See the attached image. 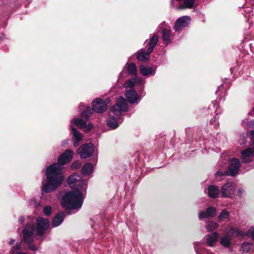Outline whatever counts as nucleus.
<instances>
[{"label": "nucleus", "mask_w": 254, "mask_h": 254, "mask_svg": "<svg viewBox=\"0 0 254 254\" xmlns=\"http://www.w3.org/2000/svg\"><path fill=\"white\" fill-rule=\"evenodd\" d=\"M253 110L254 112V107H253Z\"/></svg>", "instance_id": "nucleus-44"}, {"label": "nucleus", "mask_w": 254, "mask_h": 254, "mask_svg": "<svg viewBox=\"0 0 254 254\" xmlns=\"http://www.w3.org/2000/svg\"><path fill=\"white\" fill-rule=\"evenodd\" d=\"M231 239L229 235H226L220 238V243L221 245L225 247H229L231 244Z\"/></svg>", "instance_id": "nucleus-24"}, {"label": "nucleus", "mask_w": 254, "mask_h": 254, "mask_svg": "<svg viewBox=\"0 0 254 254\" xmlns=\"http://www.w3.org/2000/svg\"><path fill=\"white\" fill-rule=\"evenodd\" d=\"M32 226L34 228V235L42 236L45 230L49 228L50 223L46 218L38 217L36 219V227L33 224L27 225L26 227Z\"/></svg>", "instance_id": "nucleus-4"}, {"label": "nucleus", "mask_w": 254, "mask_h": 254, "mask_svg": "<svg viewBox=\"0 0 254 254\" xmlns=\"http://www.w3.org/2000/svg\"><path fill=\"white\" fill-rule=\"evenodd\" d=\"M249 234L251 235L253 239L254 240V227H252L249 230Z\"/></svg>", "instance_id": "nucleus-37"}, {"label": "nucleus", "mask_w": 254, "mask_h": 254, "mask_svg": "<svg viewBox=\"0 0 254 254\" xmlns=\"http://www.w3.org/2000/svg\"><path fill=\"white\" fill-rule=\"evenodd\" d=\"M194 248L196 254H201L202 252L205 251L202 247V245L199 242H196L194 244Z\"/></svg>", "instance_id": "nucleus-30"}, {"label": "nucleus", "mask_w": 254, "mask_h": 254, "mask_svg": "<svg viewBox=\"0 0 254 254\" xmlns=\"http://www.w3.org/2000/svg\"><path fill=\"white\" fill-rule=\"evenodd\" d=\"M230 213L225 209L222 210L218 216V221L220 222H228L229 220Z\"/></svg>", "instance_id": "nucleus-21"}, {"label": "nucleus", "mask_w": 254, "mask_h": 254, "mask_svg": "<svg viewBox=\"0 0 254 254\" xmlns=\"http://www.w3.org/2000/svg\"><path fill=\"white\" fill-rule=\"evenodd\" d=\"M72 154L73 152L70 150H66L60 156L57 163H53L47 168V180L42 183V191L47 193L51 192L62 184L64 179L62 173V166L70 161L72 158Z\"/></svg>", "instance_id": "nucleus-1"}, {"label": "nucleus", "mask_w": 254, "mask_h": 254, "mask_svg": "<svg viewBox=\"0 0 254 254\" xmlns=\"http://www.w3.org/2000/svg\"><path fill=\"white\" fill-rule=\"evenodd\" d=\"M238 193H239V196H241L242 194V190L241 189H239L238 190Z\"/></svg>", "instance_id": "nucleus-40"}, {"label": "nucleus", "mask_w": 254, "mask_h": 254, "mask_svg": "<svg viewBox=\"0 0 254 254\" xmlns=\"http://www.w3.org/2000/svg\"><path fill=\"white\" fill-rule=\"evenodd\" d=\"M158 41V37L157 35H153L149 43V47L147 49V52H141L137 55V59L138 60L144 62L149 59V55L153 51L155 45Z\"/></svg>", "instance_id": "nucleus-6"}, {"label": "nucleus", "mask_w": 254, "mask_h": 254, "mask_svg": "<svg viewBox=\"0 0 254 254\" xmlns=\"http://www.w3.org/2000/svg\"><path fill=\"white\" fill-rule=\"evenodd\" d=\"M135 85L134 83L133 82V78L128 79L127 80L126 83L124 84V86L125 88H132Z\"/></svg>", "instance_id": "nucleus-32"}, {"label": "nucleus", "mask_w": 254, "mask_h": 254, "mask_svg": "<svg viewBox=\"0 0 254 254\" xmlns=\"http://www.w3.org/2000/svg\"><path fill=\"white\" fill-rule=\"evenodd\" d=\"M218 227V224L214 221L210 222L206 226L208 231H212L216 229Z\"/></svg>", "instance_id": "nucleus-29"}, {"label": "nucleus", "mask_w": 254, "mask_h": 254, "mask_svg": "<svg viewBox=\"0 0 254 254\" xmlns=\"http://www.w3.org/2000/svg\"><path fill=\"white\" fill-rule=\"evenodd\" d=\"M125 96L128 101L131 104L134 103L138 99V94L134 89L127 90Z\"/></svg>", "instance_id": "nucleus-15"}, {"label": "nucleus", "mask_w": 254, "mask_h": 254, "mask_svg": "<svg viewBox=\"0 0 254 254\" xmlns=\"http://www.w3.org/2000/svg\"><path fill=\"white\" fill-rule=\"evenodd\" d=\"M81 166V164L78 162H74L71 165L72 168L73 169H78Z\"/></svg>", "instance_id": "nucleus-36"}, {"label": "nucleus", "mask_w": 254, "mask_h": 254, "mask_svg": "<svg viewBox=\"0 0 254 254\" xmlns=\"http://www.w3.org/2000/svg\"><path fill=\"white\" fill-rule=\"evenodd\" d=\"M162 38L165 41H168L170 39L171 31L169 29L164 28L162 32Z\"/></svg>", "instance_id": "nucleus-28"}, {"label": "nucleus", "mask_w": 254, "mask_h": 254, "mask_svg": "<svg viewBox=\"0 0 254 254\" xmlns=\"http://www.w3.org/2000/svg\"><path fill=\"white\" fill-rule=\"evenodd\" d=\"M243 162L247 163L251 161V158L254 156V147L249 148L241 151Z\"/></svg>", "instance_id": "nucleus-13"}, {"label": "nucleus", "mask_w": 254, "mask_h": 254, "mask_svg": "<svg viewBox=\"0 0 254 254\" xmlns=\"http://www.w3.org/2000/svg\"><path fill=\"white\" fill-rule=\"evenodd\" d=\"M216 214V209L214 207L210 206L208 207L206 211L200 212L199 213L198 217L201 219L204 218L212 217L215 216Z\"/></svg>", "instance_id": "nucleus-14"}, {"label": "nucleus", "mask_w": 254, "mask_h": 254, "mask_svg": "<svg viewBox=\"0 0 254 254\" xmlns=\"http://www.w3.org/2000/svg\"><path fill=\"white\" fill-rule=\"evenodd\" d=\"M227 174V172L225 171L224 172H222L220 171H218L216 174H215V175H216V178L218 177H221V176H225L226 174Z\"/></svg>", "instance_id": "nucleus-35"}, {"label": "nucleus", "mask_w": 254, "mask_h": 254, "mask_svg": "<svg viewBox=\"0 0 254 254\" xmlns=\"http://www.w3.org/2000/svg\"><path fill=\"white\" fill-rule=\"evenodd\" d=\"M240 166V162L238 159L233 158L231 160L229 170L231 176H234L238 174Z\"/></svg>", "instance_id": "nucleus-11"}, {"label": "nucleus", "mask_w": 254, "mask_h": 254, "mask_svg": "<svg viewBox=\"0 0 254 254\" xmlns=\"http://www.w3.org/2000/svg\"><path fill=\"white\" fill-rule=\"evenodd\" d=\"M133 82H134L135 85L137 84H140V83H141V82L142 81V79L141 77H137V76H136L135 77L133 78Z\"/></svg>", "instance_id": "nucleus-34"}, {"label": "nucleus", "mask_w": 254, "mask_h": 254, "mask_svg": "<svg viewBox=\"0 0 254 254\" xmlns=\"http://www.w3.org/2000/svg\"><path fill=\"white\" fill-rule=\"evenodd\" d=\"M236 191V185L233 182H227L221 188V195L223 197L232 198Z\"/></svg>", "instance_id": "nucleus-8"}, {"label": "nucleus", "mask_w": 254, "mask_h": 254, "mask_svg": "<svg viewBox=\"0 0 254 254\" xmlns=\"http://www.w3.org/2000/svg\"><path fill=\"white\" fill-rule=\"evenodd\" d=\"M228 235L233 237L243 236L245 233L237 228H231L228 232Z\"/></svg>", "instance_id": "nucleus-22"}, {"label": "nucleus", "mask_w": 254, "mask_h": 254, "mask_svg": "<svg viewBox=\"0 0 254 254\" xmlns=\"http://www.w3.org/2000/svg\"><path fill=\"white\" fill-rule=\"evenodd\" d=\"M127 71L130 75H135L137 73V68L134 63H129L127 64Z\"/></svg>", "instance_id": "nucleus-25"}, {"label": "nucleus", "mask_w": 254, "mask_h": 254, "mask_svg": "<svg viewBox=\"0 0 254 254\" xmlns=\"http://www.w3.org/2000/svg\"><path fill=\"white\" fill-rule=\"evenodd\" d=\"M92 109L96 113H101L105 111L107 109V105L106 102L101 99H96L92 103Z\"/></svg>", "instance_id": "nucleus-10"}, {"label": "nucleus", "mask_w": 254, "mask_h": 254, "mask_svg": "<svg viewBox=\"0 0 254 254\" xmlns=\"http://www.w3.org/2000/svg\"><path fill=\"white\" fill-rule=\"evenodd\" d=\"M250 246V244L248 243H244L243 244V246L244 247V246Z\"/></svg>", "instance_id": "nucleus-41"}, {"label": "nucleus", "mask_w": 254, "mask_h": 254, "mask_svg": "<svg viewBox=\"0 0 254 254\" xmlns=\"http://www.w3.org/2000/svg\"><path fill=\"white\" fill-rule=\"evenodd\" d=\"M93 153L94 145L92 143L83 144L77 150V153L83 159H85L92 156Z\"/></svg>", "instance_id": "nucleus-7"}, {"label": "nucleus", "mask_w": 254, "mask_h": 254, "mask_svg": "<svg viewBox=\"0 0 254 254\" xmlns=\"http://www.w3.org/2000/svg\"><path fill=\"white\" fill-rule=\"evenodd\" d=\"M43 212L47 216L51 215L52 213V207L50 206H46L43 209Z\"/></svg>", "instance_id": "nucleus-33"}, {"label": "nucleus", "mask_w": 254, "mask_h": 254, "mask_svg": "<svg viewBox=\"0 0 254 254\" xmlns=\"http://www.w3.org/2000/svg\"><path fill=\"white\" fill-rule=\"evenodd\" d=\"M251 134L252 136L251 141L253 142V144H254V130H252L251 131Z\"/></svg>", "instance_id": "nucleus-38"}, {"label": "nucleus", "mask_w": 254, "mask_h": 254, "mask_svg": "<svg viewBox=\"0 0 254 254\" xmlns=\"http://www.w3.org/2000/svg\"><path fill=\"white\" fill-rule=\"evenodd\" d=\"M68 183L74 190L66 193L62 198V204L63 207L70 209H78L83 203L82 192L86 191L87 182L81 180V177L74 174L68 178Z\"/></svg>", "instance_id": "nucleus-2"}, {"label": "nucleus", "mask_w": 254, "mask_h": 254, "mask_svg": "<svg viewBox=\"0 0 254 254\" xmlns=\"http://www.w3.org/2000/svg\"><path fill=\"white\" fill-rule=\"evenodd\" d=\"M92 111L89 107H87L86 109L81 112V116L87 121L89 117L91 115Z\"/></svg>", "instance_id": "nucleus-27"}, {"label": "nucleus", "mask_w": 254, "mask_h": 254, "mask_svg": "<svg viewBox=\"0 0 254 254\" xmlns=\"http://www.w3.org/2000/svg\"><path fill=\"white\" fill-rule=\"evenodd\" d=\"M14 241H15L14 239H12V240H10V241L9 242V243L10 245H12Z\"/></svg>", "instance_id": "nucleus-42"}, {"label": "nucleus", "mask_w": 254, "mask_h": 254, "mask_svg": "<svg viewBox=\"0 0 254 254\" xmlns=\"http://www.w3.org/2000/svg\"><path fill=\"white\" fill-rule=\"evenodd\" d=\"M24 221H25L24 217H23V216L20 217V222L21 224H22L24 222Z\"/></svg>", "instance_id": "nucleus-39"}, {"label": "nucleus", "mask_w": 254, "mask_h": 254, "mask_svg": "<svg viewBox=\"0 0 254 254\" xmlns=\"http://www.w3.org/2000/svg\"><path fill=\"white\" fill-rule=\"evenodd\" d=\"M21 249L20 244L18 243H16L15 245L13 246L10 249V253L13 254H16V252H20Z\"/></svg>", "instance_id": "nucleus-31"}, {"label": "nucleus", "mask_w": 254, "mask_h": 254, "mask_svg": "<svg viewBox=\"0 0 254 254\" xmlns=\"http://www.w3.org/2000/svg\"><path fill=\"white\" fill-rule=\"evenodd\" d=\"M194 0H184L183 4L180 5L179 9L191 8L194 5Z\"/></svg>", "instance_id": "nucleus-23"}, {"label": "nucleus", "mask_w": 254, "mask_h": 254, "mask_svg": "<svg viewBox=\"0 0 254 254\" xmlns=\"http://www.w3.org/2000/svg\"><path fill=\"white\" fill-rule=\"evenodd\" d=\"M140 73L144 76H148L151 74H154L155 70L152 67L148 66L141 65L140 66Z\"/></svg>", "instance_id": "nucleus-19"}, {"label": "nucleus", "mask_w": 254, "mask_h": 254, "mask_svg": "<svg viewBox=\"0 0 254 254\" xmlns=\"http://www.w3.org/2000/svg\"><path fill=\"white\" fill-rule=\"evenodd\" d=\"M190 20V17L188 16H183L178 18L174 24V30L177 32L181 31L189 26Z\"/></svg>", "instance_id": "nucleus-9"}, {"label": "nucleus", "mask_w": 254, "mask_h": 254, "mask_svg": "<svg viewBox=\"0 0 254 254\" xmlns=\"http://www.w3.org/2000/svg\"><path fill=\"white\" fill-rule=\"evenodd\" d=\"M220 192L218 187L216 186H210L208 188V195L211 198H216Z\"/></svg>", "instance_id": "nucleus-18"}, {"label": "nucleus", "mask_w": 254, "mask_h": 254, "mask_svg": "<svg viewBox=\"0 0 254 254\" xmlns=\"http://www.w3.org/2000/svg\"><path fill=\"white\" fill-rule=\"evenodd\" d=\"M70 128L73 133V137L74 140L73 146L76 147L78 145L79 141L82 139V136L79 131L77 130L76 128L70 124Z\"/></svg>", "instance_id": "nucleus-16"}, {"label": "nucleus", "mask_w": 254, "mask_h": 254, "mask_svg": "<svg viewBox=\"0 0 254 254\" xmlns=\"http://www.w3.org/2000/svg\"><path fill=\"white\" fill-rule=\"evenodd\" d=\"M221 179H217V181H221Z\"/></svg>", "instance_id": "nucleus-43"}, {"label": "nucleus", "mask_w": 254, "mask_h": 254, "mask_svg": "<svg viewBox=\"0 0 254 254\" xmlns=\"http://www.w3.org/2000/svg\"><path fill=\"white\" fill-rule=\"evenodd\" d=\"M73 123L75 124V125L78 127L80 128L83 129L85 131H89L93 127L91 124H88L87 125L85 121L79 118H75L73 119L71 122V125Z\"/></svg>", "instance_id": "nucleus-12"}, {"label": "nucleus", "mask_w": 254, "mask_h": 254, "mask_svg": "<svg viewBox=\"0 0 254 254\" xmlns=\"http://www.w3.org/2000/svg\"><path fill=\"white\" fill-rule=\"evenodd\" d=\"M64 219V213L62 212L58 213L53 219L52 225L54 227H57L59 226L63 222Z\"/></svg>", "instance_id": "nucleus-20"}, {"label": "nucleus", "mask_w": 254, "mask_h": 254, "mask_svg": "<svg viewBox=\"0 0 254 254\" xmlns=\"http://www.w3.org/2000/svg\"><path fill=\"white\" fill-rule=\"evenodd\" d=\"M34 228L32 226L25 227L23 231V241L28 245L29 248L32 251L37 250V247L32 244L34 241Z\"/></svg>", "instance_id": "nucleus-5"}, {"label": "nucleus", "mask_w": 254, "mask_h": 254, "mask_svg": "<svg viewBox=\"0 0 254 254\" xmlns=\"http://www.w3.org/2000/svg\"><path fill=\"white\" fill-rule=\"evenodd\" d=\"M206 238L207 244L209 247H213L216 243L217 239L219 237L218 234L215 232L207 235Z\"/></svg>", "instance_id": "nucleus-17"}, {"label": "nucleus", "mask_w": 254, "mask_h": 254, "mask_svg": "<svg viewBox=\"0 0 254 254\" xmlns=\"http://www.w3.org/2000/svg\"><path fill=\"white\" fill-rule=\"evenodd\" d=\"M93 171V165L91 163L85 164L82 169V173L83 175H88Z\"/></svg>", "instance_id": "nucleus-26"}, {"label": "nucleus", "mask_w": 254, "mask_h": 254, "mask_svg": "<svg viewBox=\"0 0 254 254\" xmlns=\"http://www.w3.org/2000/svg\"><path fill=\"white\" fill-rule=\"evenodd\" d=\"M128 106L126 100L122 97L118 98L116 104L110 109L109 118L107 121L109 127L115 129L119 126L117 118L120 116L123 112L127 110Z\"/></svg>", "instance_id": "nucleus-3"}]
</instances>
